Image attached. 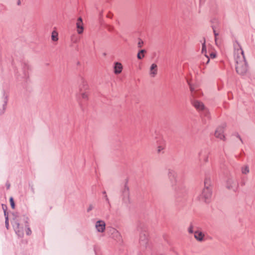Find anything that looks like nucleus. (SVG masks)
Segmentation results:
<instances>
[{
	"label": "nucleus",
	"instance_id": "1",
	"mask_svg": "<svg viewBox=\"0 0 255 255\" xmlns=\"http://www.w3.org/2000/svg\"><path fill=\"white\" fill-rule=\"evenodd\" d=\"M188 84L191 95L193 97L191 99V103L193 106L200 113L202 123L204 125H207L211 119L208 109L202 102L194 99L195 98L201 96L203 95V93L200 90L195 89L191 84L189 83Z\"/></svg>",
	"mask_w": 255,
	"mask_h": 255
},
{
	"label": "nucleus",
	"instance_id": "2",
	"mask_svg": "<svg viewBox=\"0 0 255 255\" xmlns=\"http://www.w3.org/2000/svg\"><path fill=\"white\" fill-rule=\"evenodd\" d=\"M168 177L171 187L174 190L177 198L184 197L186 189L183 185V181L181 175L178 174L173 169L169 168Z\"/></svg>",
	"mask_w": 255,
	"mask_h": 255
},
{
	"label": "nucleus",
	"instance_id": "3",
	"mask_svg": "<svg viewBox=\"0 0 255 255\" xmlns=\"http://www.w3.org/2000/svg\"><path fill=\"white\" fill-rule=\"evenodd\" d=\"M21 66L22 67V74H19L18 71L14 66V61H12L11 65L14 69L15 75L18 81H22V87L26 92H30L31 90V88L29 85L30 80L29 79V75L28 71L29 69V66L28 63L24 60L21 61Z\"/></svg>",
	"mask_w": 255,
	"mask_h": 255
},
{
	"label": "nucleus",
	"instance_id": "4",
	"mask_svg": "<svg viewBox=\"0 0 255 255\" xmlns=\"http://www.w3.org/2000/svg\"><path fill=\"white\" fill-rule=\"evenodd\" d=\"M234 47L235 50H237L238 52L240 51L241 54V56H237L236 58V72L238 74L244 76L248 70V65L245 59L244 51L237 41H236V43L234 44Z\"/></svg>",
	"mask_w": 255,
	"mask_h": 255
},
{
	"label": "nucleus",
	"instance_id": "5",
	"mask_svg": "<svg viewBox=\"0 0 255 255\" xmlns=\"http://www.w3.org/2000/svg\"><path fill=\"white\" fill-rule=\"evenodd\" d=\"M29 218L27 215L26 212H23L21 214L13 219L12 225L15 233L19 237L23 236V228L29 225Z\"/></svg>",
	"mask_w": 255,
	"mask_h": 255
},
{
	"label": "nucleus",
	"instance_id": "6",
	"mask_svg": "<svg viewBox=\"0 0 255 255\" xmlns=\"http://www.w3.org/2000/svg\"><path fill=\"white\" fill-rule=\"evenodd\" d=\"M212 181L210 177L208 175L206 174L204 186L205 187L202 191L201 197L204 200L206 203H209L212 195V191L210 188Z\"/></svg>",
	"mask_w": 255,
	"mask_h": 255
},
{
	"label": "nucleus",
	"instance_id": "7",
	"mask_svg": "<svg viewBox=\"0 0 255 255\" xmlns=\"http://www.w3.org/2000/svg\"><path fill=\"white\" fill-rule=\"evenodd\" d=\"M128 180L126 179L121 190V197L122 198L123 204L130 210L131 208V201L129 198V189L128 186Z\"/></svg>",
	"mask_w": 255,
	"mask_h": 255
},
{
	"label": "nucleus",
	"instance_id": "8",
	"mask_svg": "<svg viewBox=\"0 0 255 255\" xmlns=\"http://www.w3.org/2000/svg\"><path fill=\"white\" fill-rule=\"evenodd\" d=\"M137 230L139 232V244L143 247H146L148 243V234L144 224L139 222L137 225Z\"/></svg>",
	"mask_w": 255,
	"mask_h": 255
},
{
	"label": "nucleus",
	"instance_id": "9",
	"mask_svg": "<svg viewBox=\"0 0 255 255\" xmlns=\"http://www.w3.org/2000/svg\"><path fill=\"white\" fill-rule=\"evenodd\" d=\"M9 98V91L7 89L3 88L2 96L1 97L2 106L0 107V116L2 115L6 110Z\"/></svg>",
	"mask_w": 255,
	"mask_h": 255
},
{
	"label": "nucleus",
	"instance_id": "10",
	"mask_svg": "<svg viewBox=\"0 0 255 255\" xmlns=\"http://www.w3.org/2000/svg\"><path fill=\"white\" fill-rule=\"evenodd\" d=\"M201 52L205 56L206 61V62H203V63H205L206 64H208L209 63L210 58L213 59L215 58L216 56V53L213 52H210L209 55L208 54V52L207 51L205 41L202 44Z\"/></svg>",
	"mask_w": 255,
	"mask_h": 255
},
{
	"label": "nucleus",
	"instance_id": "11",
	"mask_svg": "<svg viewBox=\"0 0 255 255\" xmlns=\"http://www.w3.org/2000/svg\"><path fill=\"white\" fill-rule=\"evenodd\" d=\"M226 184L228 189L233 190L234 191L237 189L238 185L236 178L233 176L228 177Z\"/></svg>",
	"mask_w": 255,
	"mask_h": 255
},
{
	"label": "nucleus",
	"instance_id": "12",
	"mask_svg": "<svg viewBox=\"0 0 255 255\" xmlns=\"http://www.w3.org/2000/svg\"><path fill=\"white\" fill-rule=\"evenodd\" d=\"M225 127L226 125L223 124L222 125L218 127L215 132V135L216 137L219 138L224 141L226 139V137L223 134Z\"/></svg>",
	"mask_w": 255,
	"mask_h": 255
},
{
	"label": "nucleus",
	"instance_id": "13",
	"mask_svg": "<svg viewBox=\"0 0 255 255\" xmlns=\"http://www.w3.org/2000/svg\"><path fill=\"white\" fill-rule=\"evenodd\" d=\"M80 93L78 97V100L79 101V104L82 109H83V106L84 105V102L88 100V95L86 92H83L82 88L80 87Z\"/></svg>",
	"mask_w": 255,
	"mask_h": 255
},
{
	"label": "nucleus",
	"instance_id": "14",
	"mask_svg": "<svg viewBox=\"0 0 255 255\" xmlns=\"http://www.w3.org/2000/svg\"><path fill=\"white\" fill-rule=\"evenodd\" d=\"M155 138L156 139V142L158 145L157 146V152L158 153H160L161 150H162L165 147V141L163 139L162 137H155Z\"/></svg>",
	"mask_w": 255,
	"mask_h": 255
},
{
	"label": "nucleus",
	"instance_id": "15",
	"mask_svg": "<svg viewBox=\"0 0 255 255\" xmlns=\"http://www.w3.org/2000/svg\"><path fill=\"white\" fill-rule=\"evenodd\" d=\"M95 227L98 232L103 233L105 231L106 224L102 220H98L96 223Z\"/></svg>",
	"mask_w": 255,
	"mask_h": 255
},
{
	"label": "nucleus",
	"instance_id": "16",
	"mask_svg": "<svg viewBox=\"0 0 255 255\" xmlns=\"http://www.w3.org/2000/svg\"><path fill=\"white\" fill-rule=\"evenodd\" d=\"M76 28L78 34H81L83 33L84 27L83 22V19L81 17H79L77 19V21L76 22Z\"/></svg>",
	"mask_w": 255,
	"mask_h": 255
},
{
	"label": "nucleus",
	"instance_id": "17",
	"mask_svg": "<svg viewBox=\"0 0 255 255\" xmlns=\"http://www.w3.org/2000/svg\"><path fill=\"white\" fill-rule=\"evenodd\" d=\"M209 152L207 149H204L202 150L199 153V160H201L203 159L204 161L206 162L208 160V154Z\"/></svg>",
	"mask_w": 255,
	"mask_h": 255
},
{
	"label": "nucleus",
	"instance_id": "18",
	"mask_svg": "<svg viewBox=\"0 0 255 255\" xmlns=\"http://www.w3.org/2000/svg\"><path fill=\"white\" fill-rule=\"evenodd\" d=\"M122 70H123V66L120 63H119L118 62H116L114 63V73L116 74H120L122 72Z\"/></svg>",
	"mask_w": 255,
	"mask_h": 255
},
{
	"label": "nucleus",
	"instance_id": "19",
	"mask_svg": "<svg viewBox=\"0 0 255 255\" xmlns=\"http://www.w3.org/2000/svg\"><path fill=\"white\" fill-rule=\"evenodd\" d=\"M194 237L198 241L202 242L204 240V235L200 231H195L194 232Z\"/></svg>",
	"mask_w": 255,
	"mask_h": 255
},
{
	"label": "nucleus",
	"instance_id": "20",
	"mask_svg": "<svg viewBox=\"0 0 255 255\" xmlns=\"http://www.w3.org/2000/svg\"><path fill=\"white\" fill-rule=\"evenodd\" d=\"M157 66L155 63L151 64L150 67V74L152 77H154L157 73Z\"/></svg>",
	"mask_w": 255,
	"mask_h": 255
},
{
	"label": "nucleus",
	"instance_id": "21",
	"mask_svg": "<svg viewBox=\"0 0 255 255\" xmlns=\"http://www.w3.org/2000/svg\"><path fill=\"white\" fill-rule=\"evenodd\" d=\"M146 51L145 49H140L138 51L137 54V58L138 59L141 60L144 57V53Z\"/></svg>",
	"mask_w": 255,
	"mask_h": 255
},
{
	"label": "nucleus",
	"instance_id": "22",
	"mask_svg": "<svg viewBox=\"0 0 255 255\" xmlns=\"http://www.w3.org/2000/svg\"><path fill=\"white\" fill-rule=\"evenodd\" d=\"M241 171L242 173L244 174H247V173H249V166L248 165H244L241 168Z\"/></svg>",
	"mask_w": 255,
	"mask_h": 255
},
{
	"label": "nucleus",
	"instance_id": "23",
	"mask_svg": "<svg viewBox=\"0 0 255 255\" xmlns=\"http://www.w3.org/2000/svg\"><path fill=\"white\" fill-rule=\"evenodd\" d=\"M102 194L103 195V198H106L107 199V204L108 205V210H110L111 208V204L110 202V200L109 199V198L108 196L107 195L106 191H104L102 192Z\"/></svg>",
	"mask_w": 255,
	"mask_h": 255
},
{
	"label": "nucleus",
	"instance_id": "24",
	"mask_svg": "<svg viewBox=\"0 0 255 255\" xmlns=\"http://www.w3.org/2000/svg\"><path fill=\"white\" fill-rule=\"evenodd\" d=\"M9 202L10 204V206L12 209H14L15 207V204L14 201V199L12 197H10L9 198Z\"/></svg>",
	"mask_w": 255,
	"mask_h": 255
},
{
	"label": "nucleus",
	"instance_id": "25",
	"mask_svg": "<svg viewBox=\"0 0 255 255\" xmlns=\"http://www.w3.org/2000/svg\"><path fill=\"white\" fill-rule=\"evenodd\" d=\"M1 206H2V209L3 211L4 216H5V215H6L7 216H8V214L7 211V207L6 205L2 204Z\"/></svg>",
	"mask_w": 255,
	"mask_h": 255
},
{
	"label": "nucleus",
	"instance_id": "26",
	"mask_svg": "<svg viewBox=\"0 0 255 255\" xmlns=\"http://www.w3.org/2000/svg\"><path fill=\"white\" fill-rule=\"evenodd\" d=\"M5 225L7 229H9L8 216L5 214Z\"/></svg>",
	"mask_w": 255,
	"mask_h": 255
},
{
	"label": "nucleus",
	"instance_id": "27",
	"mask_svg": "<svg viewBox=\"0 0 255 255\" xmlns=\"http://www.w3.org/2000/svg\"><path fill=\"white\" fill-rule=\"evenodd\" d=\"M25 228L26 234L27 236H29L31 234V230L29 227V225L27 227H24Z\"/></svg>",
	"mask_w": 255,
	"mask_h": 255
},
{
	"label": "nucleus",
	"instance_id": "28",
	"mask_svg": "<svg viewBox=\"0 0 255 255\" xmlns=\"http://www.w3.org/2000/svg\"><path fill=\"white\" fill-rule=\"evenodd\" d=\"M104 26L106 28H107L109 31H113L114 30V27L111 26V25H109L108 24H104Z\"/></svg>",
	"mask_w": 255,
	"mask_h": 255
},
{
	"label": "nucleus",
	"instance_id": "29",
	"mask_svg": "<svg viewBox=\"0 0 255 255\" xmlns=\"http://www.w3.org/2000/svg\"><path fill=\"white\" fill-rule=\"evenodd\" d=\"M212 29L213 30L214 35L215 36V40L216 43H217V36L219 35V33L216 32V31L215 29V27L214 26H212Z\"/></svg>",
	"mask_w": 255,
	"mask_h": 255
},
{
	"label": "nucleus",
	"instance_id": "30",
	"mask_svg": "<svg viewBox=\"0 0 255 255\" xmlns=\"http://www.w3.org/2000/svg\"><path fill=\"white\" fill-rule=\"evenodd\" d=\"M51 39L53 41H56L58 40V35L57 33H54L53 32L51 35Z\"/></svg>",
	"mask_w": 255,
	"mask_h": 255
},
{
	"label": "nucleus",
	"instance_id": "31",
	"mask_svg": "<svg viewBox=\"0 0 255 255\" xmlns=\"http://www.w3.org/2000/svg\"><path fill=\"white\" fill-rule=\"evenodd\" d=\"M245 155V153L244 152V151H243V150H242L241 153L240 154H238V155H236V157L238 158V159H240L241 158V157L244 156Z\"/></svg>",
	"mask_w": 255,
	"mask_h": 255
},
{
	"label": "nucleus",
	"instance_id": "32",
	"mask_svg": "<svg viewBox=\"0 0 255 255\" xmlns=\"http://www.w3.org/2000/svg\"><path fill=\"white\" fill-rule=\"evenodd\" d=\"M188 231L190 234H193L194 233L193 231V226L192 224H190L189 227L188 228Z\"/></svg>",
	"mask_w": 255,
	"mask_h": 255
},
{
	"label": "nucleus",
	"instance_id": "33",
	"mask_svg": "<svg viewBox=\"0 0 255 255\" xmlns=\"http://www.w3.org/2000/svg\"><path fill=\"white\" fill-rule=\"evenodd\" d=\"M143 44V41L141 39H139L138 42L137 43L138 47L141 48Z\"/></svg>",
	"mask_w": 255,
	"mask_h": 255
},
{
	"label": "nucleus",
	"instance_id": "34",
	"mask_svg": "<svg viewBox=\"0 0 255 255\" xmlns=\"http://www.w3.org/2000/svg\"><path fill=\"white\" fill-rule=\"evenodd\" d=\"M29 187L30 188V189H31V191L32 194H34L35 190H34L33 185L31 183H29Z\"/></svg>",
	"mask_w": 255,
	"mask_h": 255
},
{
	"label": "nucleus",
	"instance_id": "35",
	"mask_svg": "<svg viewBox=\"0 0 255 255\" xmlns=\"http://www.w3.org/2000/svg\"><path fill=\"white\" fill-rule=\"evenodd\" d=\"M235 135L237 138H238L240 140L242 143H244L242 138H241V136L239 135L238 133H236Z\"/></svg>",
	"mask_w": 255,
	"mask_h": 255
},
{
	"label": "nucleus",
	"instance_id": "36",
	"mask_svg": "<svg viewBox=\"0 0 255 255\" xmlns=\"http://www.w3.org/2000/svg\"><path fill=\"white\" fill-rule=\"evenodd\" d=\"M81 81L83 83V86L84 89H86L87 87L86 82L82 78L81 79Z\"/></svg>",
	"mask_w": 255,
	"mask_h": 255
},
{
	"label": "nucleus",
	"instance_id": "37",
	"mask_svg": "<svg viewBox=\"0 0 255 255\" xmlns=\"http://www.w3.org/2000/svg\"><path fill=\"white\" fill-rule=\"evenodd\" d=\"M228 96L229 100H231L233 98V94L231 92L228 93Z\"/></svg>",
	"mask_w": 255,
	"mask_h": 255
},
{
	"label": "nucleus",
	"instance_id": "38",
	"mask_svg": "<svg viewBox=\"0 0 255 255\" xmlns=\"http://www.w3.org/2000/svg\"><path fill=\"white\" fill-rule=\"evenodd\" d=\"M113 15V14L112 12H109V13L107 15V17L108 18H112Z\"/></svg>",
	"mask_w": 255,
	"mask_h": 255
},
{
	"label": "nucleus",
	"instance_id": "39",
	"mask_svg": "<svg viewBox=\"0 0 255 255\" xmlns=\"http://www.w3.org/2000/svg\"><path fill=\"white\" fill-rule=\"evenodd\" d=\"M5 186H6L7 190H8L10 188V184L8 181H7L5 183Z\"/></svg>",
	"mask_w": 255,
	"mask_h": 255
},
{
	"label": "nucleus",
	"instance_id": "40",
	"mask_svg": "<svg viewBox=\"0 0 255 255\" xmlns=\"http://www.w3.org/2000/svg\"><path fill=\"white\" fill-rule=\"evenodd\" d=\"M93 209V207L92 205H90L88 208L87 209V212H90L92 209Z\"/></svg>",
	"mask_w": 255,
	"mask_h": 255
},
{
	"label": "nucleus",
	"instance_id": "41",
	"mask_svg": "<svg viewBox=\"0 0 255 255\" xmlns=\"http://www.w3.org/2000/svg\"><path fill=\"white\" fill-rule=\"evenodd\" d=\"M21 4V0H18L17 2V4L19 5H20Z\"/></svg>",
	"mask_w": 255,
	"mask_h": 255
},
{
	"label": "nucleus",
	"instance_id": "42",
	"mask_svg": "<svg viewBox=\"0 0 255 255\" xmlns=\"http://www.w3.org/2000/svg\"><path fill=\"white\" fill-rule=\"evenodd\" d=\"M105 200V201H106V205H105V207L107 208L108 209V205H107V199L106 198H104Z\"/></svg>",
	"mask_w": 255,
	"mask_h": 255
},
{
	"label": "nucleus",
	"instance_id": "43",
	"mask_svg": "<svg viewBox=\"0 0 255 255\" xmlns=\"http://www.w3.org/2000/svg\"><path fill=\"white\" fill-rule=\"evenodd\" d=\"M116 234H117V237L118 236L120 238L121 236H120V233L117 231H116Z\"/></svg>",
	"mask_w": 255,
	"mask_h": 255
},
{
	"label": "nucleus",
	"instance_id": "44",
	"mask_svg": "<svg viewBox=\"0 0 255 255\" xmlns=\"http://www.w3.org/2000/svg\"><path fill=\"white\" fill-rule=\"evenodd\" d=\"M102 14H103V13L102 12L100 13V17H101L102 16Z\"/></svg>",
	"mask_w": 255,
	"mask_h": 255
}]
</instances>
